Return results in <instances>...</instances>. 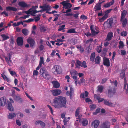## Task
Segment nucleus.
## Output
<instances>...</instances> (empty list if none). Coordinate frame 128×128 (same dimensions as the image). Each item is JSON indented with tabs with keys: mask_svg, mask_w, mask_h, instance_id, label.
<instances>
[{
	"mask_svg": "<svg viewBox=\"0 0 128 128\" xmlns=\"http://www.w3.org/2000/svg\"><path fill=\"white\" fill-rule=\"evenodd\" d=\"M120 78L122 79L124 78V88L126 90V93L127 94L128 93V84L127 85V81L125 77V70H122L121 73L120 74Z\"/></svg>",
	"mask_w": 128,
	"mask_h": 128,
	"instance_id": "3",
	"label": "nucleus"
},
{
	"mask_svg": "<svg viewBox=\"0 0 128 128\" xmlns=\"http://www.w3.org/2000/svg\"><path fill=\"white\" fill-rule=\"evenodd\" d=\"M95 56L96 55L95 52H93L92 53L90 56V60L92 62H94V60Z\"/></svg>",
	"mask_w": 128,
	"mask_h": 128,
	"instance_id": "35",
	"label": "nucleus"
},
{
	"mask_svg": "<svg viewBox=\"0 0 128 128\" xmlns=\"http://www.w3.org/2000/svg\"><path fill=\"white\" fill-rule=\"evenodd\" d=\"M104 103L105 105L110 106H112L114 104L112 103L109 102L108 100H104Z\"/></svg>",
	"mask_w": 128,
	"mask_h": 128,
	"instance_id": "28",
	"label": "nucleus"
},
{
	"mask_svg": "<svg viewBox=\"0 0 128 128\" xmlns=\"http://www.w3.org/2000/svg\"><path fill=\"white\" fill-rule=\"evenodd\" d=\"M40 14H39L37 16V17L35 18V21L36 22H37L40 20Z\"/></svg>",
	"mask_w": 128,
	"mask_h": 128,
	"instance_id": "47",
	"label": "nucleus"
},
{
	"mask_svg": "<svg viewBox=\"0 0 128 128\" xmlns=\"http://www.w3.org/2000/svg\"><path fill=\"white\" fill-rule=\"evenodd\" d=\"M6 8L7 11H12L14 12H16L17 10L16 8L13 7L9 6L6 7Z\"/></svg>",
	"mask_w": 128,
	"mask_h": 128,
	"instance_id": "24",
	"label": "nucleus"
},
{
	"mask_svg": "<svg viewBox=\"0 0 128 128\" xmlns=\"http://www.w3.org/2000/svg\"><path fill=\"white\" fill-rule=\"evenodd\" d=\"M108 15L106 14H105L104 15L102 18L99 19V21L100 22H102L106 19L108 17Z\"/></svg>",
	"mask_w": 128,
	"mask_h": 128,
	"instance_id": "32",
	"label": "nucleus"
},
{
	"mask_svg": "<svg viewBox=\"0 0 128 128\" xmlns=\"http://www.w3.org/2000/svg\"><path fill=\"white\" fill-rule=\"evenodd\" d=\"M103 64L104 65L108 67L110 66V61L109 59L105 58L104 60Z\"/></svg>",
	"mask_w": 128,
	"mask_h": 128,
	"instance_id": "18",
	"label": "nucleus"
},
{
	"mask_svg": "<svg viewBox=\"0 0 128 128\" xmlns=\"http://www.w3.org/2000/svg\"><path fill=\"white\" fill-rule=\"evenodd\" d=\"M41 32H45L46 30V28L45 27L42 26L40 28Z\"/></svg>",
	"mask_w": 128,
	"mask_h": 128,
	"instance_id": "55",
	"label": "nucleus"
},
{
	"mask_svg": "<svg viewBox=\"0 0 128 128\" xmlns=\"http://www.w3.org/2000/svg\"><path fill=\"white\" fill-rule=\"evenodd\" d=\"M14 99L16 101L18 102L19 103H22L23 102L22 99L20 97L18 96H16L14 97Z\"/></svg>",
	"mask_w": 128,
	"mask_h": 128,
	"instance_id": "22",
	"label": "nucleus"
},
{
	"mask_svg": "<svg viewBox=\"0 0 128 128\" xmlns=\"http://www.w3.org/2000/svg\"><path fill=\"white\" fill-rule=\"evenodd\" d=\"M52 105L56 108H66L67 100L66 98L59 96L55 98L53 100Z\"/></svg>",
	"mask_w": 128,
	"mask_h": 128,
	"instance_id": "1",
	"label": "nucleus"
},
{
	"mask_svg": "<svg viewBox=\"0 0 128 128\" xmlns=\"http://www.w3.org/2000/svg\"><path fill=\"white\" fill-rule=\"evenodd\" d=\"M101 62V58L99 56L96 57L95 58V63L96 64H100Z\"/></svg>",
	"mask_w": 128,
	"mask_h": 128,
	"instance_id": "29",
	"label": "nucleus"
},
{
	"mask_svg": "<svg viewBox=\"0 0 128 128\" xmlns=\"http://www.w3.org/2000/svg\"><path fill=\"white\" fill-rule=\"evenodd\" d=\"M52 92L53 96H56L60 95L61 94L62 92L61 90L57 89L52 90Z\"/></svg>",
	"mask_w": 128,
	"mask_h": 128,
	"instance_id": "15",
	"label": "nucleus"
},
{
	"mask_svg": "<svg viewBox=\"0 0 128 128\" xmlns=\"http://www.w3.org/2000/svg\"><path fill=\"white\" fill-rule=\"evenodd\" d=\"M79 121L80 123H81L82 126H87L88 124V121L86 118H82V119H80Z\"/></svg>",
	"mask_w": 128,
	"mask_h": 128,
	"instance_id": "12",
	"label": "nucleus"
},
{
	"mask_svg": "<svg viewBox=\"0 0 128 128\" xmlns=\"http://www.w3.org/2000/svg\"><path fill=\"white\" fill-rule=\"evenodd\" d=\"M100 110L99 108H98L96 109V112H93V114L94 115H96L98 114L99 113L100 111Z\"/></svg>",
	"mask_w": 128,
	"mask_h": 128,
	"instance_id": "54",
	"label": "nucleus"
},
{
	"mask_svg": "<svg viewBox=\"0 0 128 128\" xmlns=\"http://www.w3.org/2000/svg\"><path fill=\"white\" fill-rule=\"evenodd\" d=\"M102 47L101 46H98L97 48V52L98 53L101 52H102Z\"/></svg>",
	"mask_w": 128,
	"mask_h": 128,
	"instance_id": "44",
	"label": "nucleus"
},
{
	"mask_svg": "<svg viewBox=\"0 0 128 128\" xmlns=\"http://www.w3.org/2000/svg\"><path fill=\"white\" fill-rule=\"evenodd\" d=\"M96 98L98 100L99 103L102 102L103 101H104V100H105L104 98H101L99 96L96 95Z\"/></svg>",
	"mask_w": 128,
	"mask_h": 128,
	"instance_id": "36",
	"label": "nucleus"
},
{
	"mask_svg": "<svg viewBox=\"0 0 128 128\" xmlns=\"http://www.w3.org/2000/svg\"><path fill=\"white\" fill-rule=\"evenodd\" d=\"M96 106L95 104H92L90 106V110H94L96 108Z\"/></svg>",
	"mask_w": 128,
	"mask_h": 128,
	"instance_id": "46",
	"label": "nucleus"
},
{
	"mask_svg": "<svg viewBox=\"0 0 128 128\" xmlns=\"http://www.w3.org/2000/svg\"><path fill=\"white\" fill-rule=\"evenodd\" d=\"M16 116V115L14 113H11L9 114V115L8 116V118L9 119H12Z\"/></svg>",
	"mask_w": 128,
	"mask_h": 128,
	"instance_id": "39",
	"label": "nucleus"
},
{
	"mask_svg": "<svg viewBox=\"0 0 128 128\" xmlns=\"http://www.w3.org/2000/svg\"><path fill=\"white\" fill-rule=\"evenodd\" d=\"M101 6L98 3L94 7V10L96 12L100 10H101Z\"/></svg>",
	"mask_w": 128,
	"mask_h": 128,
	"instance_id": "25",
	"label": "nucleus"
},
{
	"mask_svg": "<svg viewBox=\"0 0 128 128\" xmlns=\"http://www.w3.org/2000/svg\"><path fill=\"white\" fill-rule=\"evenodd\" d=\"M76 48L78 49H79L80 53H82L84 51V49L81 46H77Z\"/></svg>",
	"mask_w": 128,
	"mask_h": 128,
	"instance_id": "41",
	"label": "nucleus"
},
{
	"mask_svg": "<svg viewBox=\"0 0 128 128\" xmlns=\"http://www.w3.org/2000/svg\"><path fill=\"white\" fill-rule=\"evenodd\" d=\"M68 122V121L67 120V118H65L64 120V125H66L67 124V123Z\"/></svg>",
	"mask_w": 128,
	"mask_h": 128,
	"instance_id": "64",
	"label": "nucleus"
},
{
	"mask_svg": "<svg viewBox=\"0 0 128 128\" xmlns=\"http://www.w3.org/2000/svg\"><path fill=\"white\" fill-rule=\"evenodd\" d=\"M121 53V54L122 56H125L126 54V52L125 50H120Z\"/></svg>",
	"mask_w": 128,
	"mask_h": 128,
	"instance_id": "58",
	"label": "nucleus"
},
{
	"mask_svg": "<svg viewBox=\"0 0 128 128\" xmlns=\"http://www.w3.org/2000/svg\"><path fill=\"white\" fill-rule=\"evenodd\" d=\"M22 32L25 36H26L28 35V31L27 29H23L22 30Z\"/></svg>",
	"mask_w": 128,
	"mask_h": 128,
	"instance_id": "42",
	"label": "nucleus"
},
{
	"mask_svg": "<svg viewBox=\"0 0 128 128\" xmlns=\"http://www.w3.org/2000/svg\"><path fill=\"white\" fill-rule=\"evenodd\" d=\"M113 36V34L112 32H109L106 37V40L110 41L111 40Z\"/></svg>",
	"mask_w": 128,
	"mask_h": 128,
	"instance_id": "20",
	"label": "nucleus"
},
{
	"mask_svg": "<svg viewBox=\"0 0 128 128\" xmlns=\"http://www.w3.org/2000/svg\"><path fill=\"white\" fill-rule=\"evenodd\" d=\"M108 15L106 14H105L104 15L102 18L99 19V21L100 22H102L106 19L108 17Z\"/></svg>",
	"mask_w": 128,
	"mask_h": 128,
	"instance_id": "31",
	"label": "nucleus"
},
{
	"mask_svg": "<svg viewBox=\"0 0 128 128\" xmlns=\"http://www.w3.org/2000/svg\"><path fill=\"white\" fill-rule=\"evenodd\" d=\"M81 83L85 85L86 84L85 80L83 78L80 79Z\"/></svg>",
	"mask_w": 128,
	"mask_h": 128,
	"instance_id": "60",
	"label": "nucleus"
},
{
	"mask_svg": "<svg viewBox=\"0 0 128 128\" xmlns=\"http://www.w3.org/2000/svg\"><path fill=\"white\" fill-rule=\"evenodd\" d=\"M80 66L84 68H86L87 67V66H86V62L85 61L83 62L82 63V64Z\"/></svg>",
	"mask_w": 128,
	"mask_h": 128,
	"instance_id": "45",
	"label": "nucleus"
},
{
	"mask_svg": "<svg viewBox=\"0 0 128 128\" xmlns=\"http://www.w3.org/2000/svg\"><path fill=\"white\" fill-rule=\"evenodd\" d=\"M17 42L18 46H22L23 42V38L21 37H18L17 39Z\"/></svg>",
	"mask_w": 128,
	"mask_h": 128,
	"instance_id": "17",
	"label": "nucleus"
},
{
	"mask_svg": "<svg viewBox=\"0 0 128 128\" xmlns=\"http://www.w3.org/2000/svg\"><path fill=\"white\" fill-rule=\"evenodd\" d=\"M52 82L53 85L54 87L55 88H58L60 86V84L57 81H54Z\"/></svg>",
	"mask_w": 128,
	"mask_h": 128,
	"instance_id": "21",
	"label": "nucleus"
},
{
	"mask_svg": "<svg viewBox=\"0 0 128 128\" xmlns=\"http://www.w3.org/2000/svg\"><path fill=\"white\" fill-rule=\"evenodd\" d=\"M100 128H110V122H103L100 126Z\"/></svg>",
	"mask_w": 128,
	"mask_h": 128,
	"instance_id": "16",
	"label": "nucleus"
},
{
	"mask_svg": "<svg viewBox=\"0 0 128 128\" xmlns=\"http://www.w3.org/2000/svg\"><path fill=\"white\" fill-rule=\"evenodd\" d=\"M1 36L2 38V40L0 39L1 41L3 42L9 38L8 36H6L5 34H2L1 35Z\"/></svg>",
	"mask_w": 128,
	"mask_h": 128,
	"instance_id": "26",
	"label": "nucleus"
},
{
	"mask_svg": "<svg viewBox=\"0 0 128 128\" xmlns=\"http://www.w3.org/2000/svg\"><path fill=\"white\" fill-rule=\"evenodd\" d=\"M116 92V89L115 88H111L108 90V96L111 98L112 96Z\"/></svg>",
	"mask_w": 128,
	"mask_h": 128,
	"instance_id": "9",
	"label": "nucleus"
},
{
	"mask_svg": "<svg viewBox=\"0 0 128 128\" xmlns=\"http://www.w3.org/2000/svg\"><path fill=\"white\" fill-rule=\"evenodd\" d=\"M6 102V98L5 97H3L0 99V106H4Z\"/></svg>",
	"mask_w": 128,
	"mask_h": 128,
	"instance_id": "13",
	"label": "nucleus"
},
{
	"mask_svg": "<svg viewBox=\"0 0 128 128\" xmlns=\"http://www.w3.org/2000/svg\"><path fill=\"white\" fill-rule=\"evenodd\" d=\"M85 101L87 103L90 102V104H91L92 103V100L90 99V98H87L86 99Z\"/></svg>",
	"mask_w": 128,
	"mask_h": 128,
	"instance_id": "50",
	"label": "nucleus"
},
{
	"mask_svg": "<svg viewBox=\"0 0 128 128\" xmlns=\"http://www.w3.org/2000/svg\"><path fill=\"white\" fill-rule=\"evenodd\" d=\"M40 8L42 9L44 12L46 11V13L49 14V11L51 10V7L49 5H45L43 6H40Z\"/></svg>",
	"mask_w": 128,
	"mask_h": 128,
	"instance_id": "6",
	"label": "nucleus"
},
{
	"mask_svg": "<svg viewBox=\"0 0 128 128\" xmlns=\"http://www.w3.org/2000/svg\"><path fill=\"white\" fill-rule=\"evenodd\" d=\"M9 100L10 102L8 101L7 102L8 105V108L10 111H14V109L13 108L12 103H14V102L11 98H10Z\"/></svg>",
	"mask_w": 128,
	"mask_h": 128,
	"instance_id": "7",
	"label": "nucleus"
},
{
	"mask_svg": "<svg viewBox=\"0 0 128 128\" xmlns=\"http://www.w3.org/2000/svg\"><path fill=\"white\" fill-rule=\"evenodd\" d=\"M62 71L61 67L58 65L54 66L52 69V72L55 75L60 74L62 73Z\"/></svg>",
	"mask_w": 128,
	"mask_h": 128,
	"instance_id": "4",
	"label": "nucleus"
},
{
	"mask_svg": "<svg viewBox=\"0 0 128 128\" xmlns=\"http://www.w3.org/2000/svg\"><path fill=\"white\" fill-rule=\"evenodd\" d=\"M94 26V25H92L90 26V29L92 34L90 33V32H88L84 33V34L86 35L87 37L90 36L92 35L93 36L97 35L100 32V31H98L97 28H96V30L97 32L95 31Z\"/></svg>",
	"mask_w": 128,
	"mask_h": 128,
	"instance_id": "2",
	"label": "nucleus"
},
{
	"mask_svg": "<svg viewBox=\"0 0 128 128\" xmlns=\"http://www.w3.org/2000/svg\"><path fill=\"white\" fill-rule=\"evenodd\" d=\"M113 23V20L112 19H109L104 23V24H106L107 28H110L112 26Z\"/></svg>",
	"mask_w": 128,
	"mask_h": 128,
	"instance_id": "10",
	"label": "nucleus"
},
{
	"mask_svg": "<svg viewBox=\"0 0 128 128\" xmlns=\"http://www.w3.org/2000/svg\"><path fill=\"white\" fill-rule=\"evenodd\" d=\"M34 19L32 18H30L28 20H26L25 21H24V22H26V23H30L34 21Z\"/></svg>",
	"mask_w": 128,
	"mask_h": 128,
	"instance_id": "56",
	"label": "nucleus"
},
{
	"mask_svg": "<svg viewBox=\"0 0 128 128\" xmlns=\"http://www.w3.org/2000/svg\"><path fill=\"white\" fill-rule=\"evenodd\" d=\"M80 110L79 108H78L76 110L75 115L76 117H77L80 114Z\"/></svg>",
	"mask_w": 128,
	"mask_h": 128,
	"instance_id": "53",
	"label": "nucleus"
},
{
	"mask_svg": "<svg viewBox=\"0 0 128 128\" xmlns=\"http://www.w3.org/2000/svg\"><path fill=\"white\" fill-rule=\"evenodd\" d=\"M93 41V38H90V40H87L86 42V44H88L90 42L91 43Z\"/></svg>",
	"mask_w": 128,
	"mask_h": 128,
	"instance_id": "62",
	"label": "nucleus"
},
{
	"mask_svg": "<svg viewBox=\"0 0 128 128\" xmlns=\"http://www.w3.org/2000/svg\"><path fill=\"white\" fill-rule=\"evenodd\" d=\"M61 4L63 6V8L65 10L70 8L72 7V5L71 4L65 1L62 2Z\"/></svg>",
	"mask_w": 128,
	"mask_h": 128,
	"instance_id": "8",
	"label": "nucleus"
},
{
	"mask_svg": "<svg viewBox=\"0 0 128 128\" xmlns=\"http://www.w3.org/2000/svg\"><path fill=\"white\" fill-rule=\"evenodd\" d=\"M68 33H77L74 28H71L68 30L67 32Z\"/></svg>",
	"mask_w": 128,
	"mask_h": 128,
	"instance_id": "43",
	"label": "nucleus"
},
{
	"mask_svg": "<svg viewBox=\"0 0 128 128\" xmlns=\"http://www.w3.org/2000/svg\"><path fill=\"white\" fill-rule=\"evenodd\" d=\"M40 124L42 128H44L45 126V124L44 122L41 120H38L36 121L35 123V125H37Z\"/></svg>",
	"mask_w": 128,
	"mask_h": 128,
	"instance_id": "19",
	"label": "nucleus"
},
{
	"mask_svg": "<svg viewBox=\"0 0 128 128\" xmlns=\"http://www.w3.org/2000/svg\"><path fill=\"white\" fill-rule=\"evenodd\" d=\"M18 5L20 6L23 8H26L28 7L27 4L24 2H20Z\"/></svg>",
	"mask_w": 128,
	"mask_h": 128,
	"instance_id": "30",
	"label": "nucleus"
},
{
	"mask_svg": "<svg viewBox=\"0 0 128 128\" xmlns=\"http://www.w3.org/2000/svg\"><path fill=\"white\" fill-rule=\"evenodd\" d=\"M19 72L23 74L24 72V69L23 66H21L19 70Z\"/></svg>",
	"mask_w": 128,
	"mask_h": 128,
	"instance_id": "49",
	"label": "nucleus"
},
{
	"mask_svg": "<svg viewBox=\"0 0 128 128\" xmlns=\"http://www.w3.org/2000/svg\"><path fill=\"white\" fill-rule=\"evenodd\" d=\"M10 70V68L8 69L9 71L10 72V74L12 76H13L16 74V72H14L12 71H11Z\"/></svg>",
	"mask_w": 128,
	"mask_h": 128,
	"instance_id": "52",
	"label": "nucleus"
},
{
	"mask_svg": "<svg viewBox=\"0 0 128 128\" xmlns=\"http://www.w3.org/2000/svg\"><path fill=\"white\" fill-rule=\"evenodd\" d=\"M100 123V122L98 120H94L91 123L92 126L94 128H97L98 127Z\"/></svg>",
	"mask_w": 128,
	"mask_h": 128,
	"instance_id": "11",
	"label": "nucleus"
},
{
	"mask_svg": "<svg viewBox=\"0 0 128 128\" xmlns=\"http://www.w3.org/2000/svg\"><path fill=\"white\" fill-rule=\"evenodd\" d=\"M65 26V25H63L61 26L60 28L58 29V30L59 31H60L62 30H64V29Z\"/></svg>",
	"mask_w": 128,
	"mask_h": 128,
	"instance_id": "61",
	"label": "nucleus"
},
{
	"mask_svg": "<svg viewBox=\"0 0 128 128\" xmlns=\"http://www.w3.org/2000/svg\"><path fill=\"white\" fill-rule=\"evenodd\" d=\"M127 13V11L126 10H124L122 13L121 18V21L124 20L126 16Z\"/></svg>",
	"mask_w": 128,
	"mask_h": 128,
	"instance_id": "23",
	"label": "nucleus"
},
{
	"mask_svg": "<svg viewBox=\"0 0 128 128\" xmlns=\"http://www.w3.org/2000/svg\"><path fill=\"white\" fill-rule=\"evenodd\" d=\"M27 42L30 44L31 48H34L35 44V41L32 38H29L28 39Z\"/></svg>",
	"mask_w": 128,
	"mask_h": 128,
	"instance_id": "14",
	"label": "nucleus"
},
{
	"mask_svg": "<svg viewBox=\"0 0 128 128\" xmlns=\"http://www.w3.org/2000/svg\"><path fill=\"white\" fill-rule=\"evenodd\" d=\"M98 92L100 93H102L103 92V90L104 89V87L101 85H99L98 87Z\"/></svg>",
	"mask_w": 128,
	"mask_h": 128,
	"instance_id": "37",
	"label": "nucleus"
},
{
	"mask_svg": "<svg viewBox=\"0 0 128 128\" xmlns=\"http://www.w3.org/2000/svg\"><path fill=\"white\" fill-rule=\"evenodd\" d=\"M74 96V90L73 88L72 87L70 88V92L69 93V96L71 99L73 98Z\"/></svg>",
	"mask_w": 128,
	"mask_h": 128,
	"instance_id": "27",
	"label": "nucleus"
},
{
	"mask_svg": "<svg viewBox=\"0 0 128 128\" xmlns=\"http://www.w3.org/2000/svg\"><path fill=\"white\" fill-rule=\"evenodd\" d=\"M121 21H122V26L123 27H125L126 26L127 24V18H124V20Z\"/></svg>",
	"mask_w": 128,
	"mask_h": 128,
	"instance_id": "38",
	"label": "nucleus"
},
{
	"mask_svg": "<svg viewBox=\"0 0 128 128\" xmlns=\"http://www.w3.org/2000/svg\"><path fill=\"white\" fill-rule=\"evenodd\" d=\"M17 124L20 126H21V124L19 120H16V121Z\"/></svg>",
	"mask_w": 128,
	"mask_h": 128,
	"instance_id": "63",
	"label": "nucleus"
},
{
	"mask_svg": "<svg viewBox=\"0 0 128 128\" xmlns=\"http://www.w3.org/2000/svg\"><path fill=\"white\" fill-rule=\"evenodd\" d=\"M76 61V64H75L76 68H78L79 69L80 68V66H81V65L82 64V62L81 61L78 60H77Z\"/></svg>",
	"mask_w": 128,
	"mask_h": 128,
	"instance_id": "33",
	"label": "nucleus"
},
{
	"mask_svg": "<svg viewBox=\"0 0 128 128\" xmlns=\"http://www.w3.org/2000/svg\"><path fill=\"white\" fill-rule=\"evenodd\" d=\"M127 34V32L126 31H123L121 33L122 36H126Z\"/></svg>",
	"mask_w": 128,
	"mask_h": 128,
	"instance_id": "57",
	"label": "nucleus"
},
{
	"mask_svg": "<svg viewBox=\"0 0 128 128\" xmlns=\"http://www.w3.org/2000/svg\"><path fill=\"white\" fill-rule=\"evenodd\" d=\"M119 46L118 48L120 49H122L124 48V44L123 42L121 41H120L119 42Z\"/></svg>",
	"mask_w": 128,
	"mask_h": 128,
	"instance_id": "40",
	"label": "nucleus"
},
{
	"mask_svg": "<svg viewBox=\"0 0 128 128\" xmlns=\"http://www.w3.org/2000/svg\"><path fill=\"white\" fill-rule=\"evenodd\" d=\"M70 74H71V76H76V75L78 74L76 70H74V71L72 72H70Z\"/></svg>",
	"mask_w": 128,
	"mask_h": 128,
	"instance_id": "48",
	"label": "nucleus"
},
{
	"mask_svg": "<svg viewBox=\"0 0 128 128\" xmlns=\"http://www.w3.org/2000/svg\"><path fill=\"white\" fill-rule=\"evenodd\" d=\"M40 75H42L44 78L47 79L48 78V77L49 76L48 73L44 68H42L40 70Z\"/></svg>",
	"mask_w": 128,
	"mask_h": 128,
	"instance_id": "5",
	"label": "nucleus"
},
{
	"mask_svg": "<svg viewBox=\"0 0 128 128\" xmlns=\"http://www.w3.org/2000/svg\"><path fill=\"white\" fill-rule=\"evenodd\" d=\"M40 63L42 64L43 65H44L45 63L44 60V58L43 57H41L40 58Z\"/></svg>",
	"mask_w": 128,
	"mask_h": 128,
	"instance_id": "51",
	"label": "nucleus"
},
{
	"mask_svg": "<svg viewBox=\"0 0 128 128\" xmlns=\"http://www.w3.org/2000/svg\"><path fill=\"white\" fill-rule=\"evenodd\" d=\"M5 60L7 62L8 64H9V63H10V62H11V57L10 56L9 59L7 57H6L5 58Z\"/></svg>",
	"mask_w": 128,
	"mask_h": 128,
	"instance_id": "59",
	"label": "nucleus"
},
{
	"mask_svg": "<svg viewBox=\"0 0 128 128\" xmlns=\"http://www.w3.org/2000/svg\"><path fill=\"white\" fill-rule=\"evenodd\" d=\"M85 94H84V93H82L80 95V97L81 98H85V97H88V95L89 94L88 93L87 91L85 92Z\"/></svg>",
	"mask_w": 128,
	"mask_h": 128,
	"instance_id": "34",
	"label": "nucleus"
}]
</instances>
